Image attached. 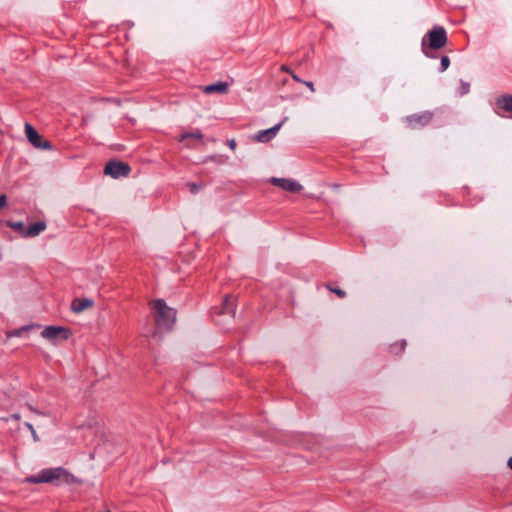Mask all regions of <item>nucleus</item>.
<instances>
[{
    "label": "nucleus",
    "mask_w": 512,
    "mask_h": 512,
    "mask_svg": "<svg viewBox=\"0 0 512 512\" xmlns=\"http://www.w3.org/2000/svg\"><path fill=\"white\" fill-rule=\"evenodd\" d=\"M187 186L189 187V190L192 194L198 193L200 191V189L202 188V184H198L195 182H190L187 184Z\"/></svg>",
    "instance_id": "aec40b11"
},
{
    "label": "nucleus",
    "mask_w": 512,
    "mask_h": 512,
    "mask_svg": "<svg viewBox=\"0 0 512 512\" xmlns=\"http://www.w3.org/2000/svg\"><path fill=\"white\" fill-rule=\"evenodd\" d=\"M130 172L131 167L127 163L118 160L108 161L104 168V174L109 175L114 179L126 177Z\"/></svg>",
    "instance_id": "423d86ee"
},
{
    "label": "nucleus",
    "mask_w": 512,
    "mask_h": 512,
    "mask_svg": "<svg viewBox=\"0 0 512 512\" xmlns=\"http://www.w3.org/2000/svg\"><path fill=\"white\" fill-rule=\"evenodd\" d=\"M286 119L287 118H284L281 122H279L278 124L274 125L269 129L259 131L255 136L256 141L266 143L272 140L277 135L278 131L280 130Z\"/></svg>",
    "instance_id": "1a4fd4ad"
},
{
    "label": "nucleus",
    "mask_w": 512,
    "mask_h": 512,
    "mask_svg": "<svg viewBox=\"0 0 512 512\" xmlns=\"http://www.w3.org/2000/svg\"><path fill=\"white\" fill-rule=\"evenodd\" d=\"M39 325L37 324H29V325H25L23 327H20V328H17V329H13V330H10V331H7L6 332V336L8 338H12V337H21L24 335L25 332L33 329V328H38Z\"/></svg>",
    "instance_id": "2eb2a0df"
},
{
    "label": "nucleus",
    "mask_w": 512,
    "mask_h": 512,
    "mask_svg": "<svg viewBox=\"0 0 512 512\" xmlns=\"http://www.w3.org/2000/svg\"><path fill=\"white\" fill-rule=\"evenodd\" d=\"M188 139H196L201 141L203 139V134L200 131L186 132L180 136L179 141L185 142Z\"/></svg>",
    "instance_id": "f3484780"
},
{
    "label": "nucleus",
    "mask_w": 512,
    "mask_h": 512,
    "mask_svg": "<svg viewBox=\"0 0 512 512\" xmlns=\"http://www.w3.org/2000/svg\"><path fill=\"white\" fill-rule=\"evenodd\" d=\"M281 70H282V71H284V72H286V73H289V74H291V72H293V71H292L288 66H286V65H282V66H281Z\"/></svg>",
    "instance_id": "cd10ccee"
},
{
    "label": "nucleus",
    "mask_w": 512,
    "mask_h": 512,
    "mask_svg": "<svg viewBox=\"0 0 512 512\" xmlns=\"http://www.w3.org/2000/svg\"><path fill=\"white\" fill-rule=\"evenodd\" d=\"M72 476L63 468H48L42 470L38 475L26 478L29 483H52L59 481L62 483H69Z\"/></svg>",
    "instance_id": "7ed1b4c3"
},
{
    "label": "nucleus",
    "mask_w": 512,
    "mask_h": 512,
    "mask_svg": "<svg viewBox=\"0 0 512 512\" xmlns=\"http://www.w3.org/2000/svg\"><path fill=\"white\" fill-rule=\"evenodd\" d=\"M270 182L285 190V191H288V192H291V193H298L302 190V185L295 181V180H292V179H288V178H271Z\"/></svg>",
    "instance_id": "0eeeda50"
},
{
    "label": "nucleus",
    "mask_w": 512,
    "mask_h": 512,
    "mask_svg": "<svg viewBox=\"0 0 512 512\" xmlns=\"http://www.w3.org/2000/svg\"><path fill=\"white\" fill-rule=\"evenodd\" d=\"M447 32L443 26H434L422 38L421 51L429 58H434L432 50H439L447 43Z\"/></svg>",
    "instance_id": "f257e3e1"
},
{
    "label": "nucleus",
    "mask_w": 512,
    "mask_h": 512,
    "mask_svg": "<svg viewBox=\"0 0 512 512\" xmlns=\"http://www.w3.org/2000/svg\"><path fill=\"white\" fill-rule=\"evenodd\" d=\"M94 301L89 298H76L71 303V310L74 313H82L85 310L93 307Z\"/></svg>",
    "instance_id": "9d476101"
},
{
    "label": "nucleus",
    "mask_w": 512,
    "mask_h": 512,
    "mask_svg": "<svg viewBox=\"0 0 512 512\" xmlns=\"http://www.w3.org/2000/svg\"><path fill=\"white\" fill-rule=\"evenodd\" d=\"M25 134L28 139V141L34 146H39V143L42 139V137L39 135V133L36 131V129L30 125L29 123L25 124Z\"/></svg>",
    "instance_id": "f8f14e48"
},
{
    "label": "nucleus",
    "mask_w": 512,
    "mask_h": 512,
    "mask_svg": "<svg viewBox=\"0 0 512 512\" xmlns=\"http://www.w3.org/2000/svg\"><path fill=\"white\" fill-rule=\"evenodd\" d=\"M25 426L30 430L33 440L34 441H39V437H38V435H37L33 425L28 423V422H26Z\"/></svg>",
    "instance_id": "412c9836"
},
{
    "label": "nucleus",
    "mask_w": 512,
    "mask_h": 512,
    "mask_svg": "<svg viewBox=\"0 0 512 512\" xmlns=\"http://www.w3.org/2000/svg\"><path fill=\"white\" fill-rule=\"evenodd\" d=\"M7 205V197L6 195H1L0 196V209L5 207Z\"/></svg>",
    "instance_id": "b1692460"
},
{
    "label": "nucleus",
    "mask_w": 512,
    "mask_h": 512,
    "mask_svg": "<svg viewBox=\"0 0 512 512\" xmlns=\"http://www.w3.org/2000/svg\"><path fill=\"white\" fill-rule=\"evenodd\" d=\"M229 90V85L226 82H217L214 84L207 85L203 88L205 94H226Z\"/></svg>",
    "instance_id": "9b49d317"
},
{
    "label": "nucleus",
    "mask_w": 512,
    "mask_h": 512,
    "mask_svg": "<svg viewBox=\"0 0 512 512\" xmlns=\"http://www.w3.org/2000/svg\"><path fill=\"white\" fill-rule=\"evenodd\" d=\"M39 143V146H36V148H41V149H51L52 148V144L47 141V140H42Z\"/></svg>",
    "instance_id": "4be33fe9"
},
{
    "label": "nucleus",
    "mask_w": 512,
    "mask_h": 512,
    "mask_svg": "<svg viewBox=\"0 0 512 512\" xmlns=\"http://www.w3.org/2000/svg\"><path fill=\"white\" fill-rule=\"evenodd\" d=\"M495 112L503 116L504 113L512 117V95L505 94L498 97L495 101Z\"/></svg>",
    "instance_id": "6e6552de"
},
{
    "label": "nucleus",
    "mask_w": 512,
    "mask_h": 512,
    "mask_svg": "<svg viewBox=\"0 0 512 512\" xmlns=\"http://www.w3.org/2000/svg\"><path fill=\"white\" fill-rule=\"evenodd\" d=\"M46 229V224L43 221H38L30 224L27 227L26 237H35Z\"/></svg>",
    "instance_id": "4468645a"
},
{
    "label": "nucleus",
    "mask_w": 512,
    "mask_h": 512,
    "mask_svg": "<svg viewBox=\"0 0 512 512\" xmlns=\"http://www.w3.org/2000/svg\"><path fill=\"white\" fill-rule=\"evenodd\" d=\"M469 91H470V84L468 82L461 81L460 87H459V95L463 96V95L467 94Z\"/></svg>",
    "instance_id": "a211bd4d"
},
{
    "label": "nucleus",
    "mask_w": 512,
    "mask_h": 512,
    "mask_svg": "<svg viewBox=\"0 0 512 512\" xmlns=\"http://www.w3.org/2000/svg\"><path fill=\"white\" fill-rule=\"evenodd\" d=\"M450 65V59L448 56H442L441 57V66H440V72H444L448 69Z\"/></svg>",
    "instance_id": "6ab92c4d"
},
{
    "label": "nucleus",
    "mask_w": 512,
    "mask_h": 512,
    "mask_svg": "<svg viewBox=\"0 0 512 512\" xmlns=\"http://www.w3.org/2000/svg\"><path fill=\"white\" fill-rule=\"evenodd\" d=\"M150 307L155 314L157 329L165 331L172 329L176 321V311L162 299L151 301Z\"/></svg>",
    "instance_id": "f03ea898"
},
{
    "label": "nucleus",
    "mask_w": 512,
    "mask_h": 512,
    "mask_svg": "<svg viewBox=\"0 0 512 512\" xmlns=\"http://www.w3.org/2000/svg\"><path fill=\"white\" fill-rule=\"evenodd\" d=\"M508 466L512 470V457H510L508 460Z\"/></svg>",
    "instance_id": "c85d7f7f"
},
{
    "label": "nucleus",
    "mask_w": 512,
    "mask_h": 512,
    "mask_svg": "<svg viewBox=\"0 0 512 512\" xmlns=\"http://www.w3.org/2000/svg\"><path fill=\"white\" fill-rule=\"evenodd\" d=\"M71 336V331L63 326H46L41 332V337L53 345L66 341Z\"/></svg>",
    "instance_id": "20e7f679"
},
{
    "label": "nucleus",
    "mask_w": 512,
    "mask_h": 512,
    "mask_svg": "<svg viewBox=\"0 0 512 512\" xmlns=\"http://www.w3.org/2000/svg\"><path fill=\"white\" fill-rule=\"evenodd\" d=\"M290 75H291V77H292V79H293L294 81L299 82V83H301V82H302V80H301V79L298 77V75H296L294 72H291V74H290Z\"/></svg>",
    "instance_id": "bb28decb"
},
{
    "label": "nucleus",
    "mask_w": 512,
    "mask_h": 512,
    "mask_svg": "<svg viewBox=\"0 0 512 512\" xmlns=\"http://www.w3.org/2000/svg\"><path fill=\"white\" fill-rule=\"evenodd\" d=\"M332 292H334L336 295H338L340 298H343L345 296V292L339 288H329Z\"/></svg>",
    "instance_id": "5701e85b"
},
{
    "label": "nucleus",
    "mask_w": 512,
    "mask_h": 512,
    "mask_svg": "<svg viewBox=\"0 0 512 512\" xmlns=\"http://www.w3.org/2000/svg\"><path fill=\"white\" fill-rule=\"evenodd\" d=\"M434 118V113L431 111H422L419 113L408 115L405 118L406 126L412 130H418L426 127Z\"/></svg>",
    "instance_id": "39448f33"
},
{
    "label": "nucleus",
    "mask_w": 512,
    "mask_h": 512,
    "mask_svg": "<svg viewBox=\"0 0 512 512\" xmlns=\"http://www.w3.org/2000/svg\"><path fill=\"white\" fill-rule=\"evenodd\" d=\"M301 83L305 84L312 92L315 91L313 82H311V81H302Z\"/></svg>",
    "instance_id": "a878e982"
},
{
    "label": "nucleus",
    "mask_w": 512,
    "mask_h": 512,
    "mask_svg": "<svg viewBox=\"0 0 512 512\" xmlns=\"http://www.w3.org/2000/svg\"><path fill=\"white\" fill-rule=\"evenodd\" d=\"M227 145L230 147V149L235 150L237 144L234 139H229L227 140Z\"/></svg>",
    "instance_id": "393cba45"
},
{
    "label": "nucleus",
    "mask_w": 512,
    "mask_h": 512,
    "mask_svg": "<svg viewBox=\"0 0 512 512\" xmlns=\"http://www.w3.org/2000/svg\"><path fill=\"white\" fill-rule=\"evenodd\" d=\"M235 303L230 296H225L222 308L220 310L221 315H229L231 318L235 316Z\"/></svg>",
    "instance_id": "ddd939ff"
},
{
    "label": "nucleus",
    "mask_w": 512,
    "mask_h": 512,
    "mask_svg": "<svg viewBox=\"0 0 512 512\" xmlns=\"http://www.w3.org/2000/svg\"><path fill=\"white\" fill-rule=\"evenodd\" d=\"M7 225L17 231L20 235L26 237V231L27 227L26 225L21 221H8Z\"/></svg>",
    "instance_id": "dca6fc26"
}]
</instances>
